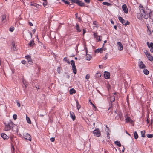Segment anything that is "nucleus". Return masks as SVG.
Wrapping results in <instances>:
<instances>
[{
	"instance_id": "obj_26",
	"label": "nucleus",
	"mask_w": 153,
	"mask_h": 153,
	"mask_svg": "<svg viewBox=\"0 0 153 153\" xmlns=\"http://www.w3.org/2000/svg\"><path fill=\"white\" fill-rule=\"evenodd\" d=\"M149 16L150 19L153 20V12H151L149 13Z\"/></svg>"
},
{
	"instance_id": "obj_19",
	"label": "nucleus",
	"mask_w": 153,
	"mask_h": 153,
	"mask_svg": "<svg viewBox=\"0 0 153 153\" xmlns=\"http://www.w3.org/2000/svg\"><path fill=\"white\" fill-rule=\"evenodd\" d=\"M70 116L73 120H75V116L73 112H70Z\"/></svg>"
},
{
	"instance_id": "obj_49",
	"label": "nucleus",
	"mask_w": 153,
	"mask_h": 153,
	"mask_svg": "<svg viewBox=\"0 0 153 153\" xmlns=\"http://www.w3.org/2000/svg\"><path fill=\"white\" fill-rule=\"evenodd\" d=\"M21 62L22 63V64H25L26 63V62L24 60H22Z\"/></svg>"
},
{
	"instance_id": "obj_35",
	"label": "nucleus",
	"mask_w": 153,
	"mask_h": 153,
	"mask_svg": "<svg viewBox=\"0 0 153 153\" xmlns=\"http://www.w3.org/2000/svg\"><path fill=\"white\" fill-rule=\"evenodd\" d=\"M89 102H90L91 104L93 106L94 108H95V110H96L97 108L94 105L92 102L90 100H89Z\"/></svg>"
},
{
	"instance_id": "obj_12",
	"label": "nucleus",
	"mask_w": 153,
	"mask_h": 153,
	"mask_svg": "<svg viewBox=\"0 0 153 153\" xmlns=\"http://www.w3.org/2000/svg\"><path fill=\"white\" fill-rule=\"evenodd\" d=\"M122 9L125 13H127L128 12V10L127 6L126 4H123L122 7Z\"/></svg>"
},
{
	"instance_id": "obj_24",
	"label": "nucleus",
	"mask_w": 153,
	"mask_h": 153,
	"mask_svg": "<svg viewBox=\"0 0 153 153\" xmlns=\"http://www.w3.org/2000/svg\"><path fill=\"white\" fill-rule=\"evenodd\" d=\"M114 143L116 144L119 147L121 146V144L120 142L119 141H115Z\"/></svg>"
},
{
	"instance_id": "obj_27",
	"label": "nucleus",
	"mask_w": 153,
	"mask_h": 153,
	"mask_svg": "<svg viewBox=\"0 0 153 153\" xmlns=\"http://www.w3.org/2000/svg\"><path fill=\"white\" fill-rule=\"evenodd\" d=\"M76 27L78 32H80L81 31V30H80V28L79 27L78 25H76Z\"/></svg>"
},
{
	"instance_id": "obj_14",
	"label": "nucleus",
	"mask_w": 153,
	"mask_h": 153,
	"mask_svg": "<svg viewBox=\"0 0 153 153\" xmlns=\"http://www.w3.org/2000/svg\"><path fill=\"white\" fill-rule=\"evenodd\" d=\"M125 120H126V122H129L131 123H132V121L131 120V119L130 117H128L127 116H126L125 117Z\"/></svg>"
},
{
	"instance_id": "obj_22",
	"label": "nucleus",
	"mask_w": 153,
	"mask_h": 153,
	"mask_svg": "<svg viewBox=\"0 0 153 153\" xmlns=\"http://www.w3.org/2000/svg\"><path fill=\"white\" fill-rule=\"evenodd\" d=\"M69 92L70 94H73L75 93L76 91L74 89L72 88L70 90Z\"/></svg>"
},
{
	"instance_id": "obj_40",
	"label": "nucleus",
	"mask_w": 153,
	"mask_h": 153,
	"mask_svg": "<svg viewBox=\"0 0 153 153\" xmlns=\"http://www.w3.org/2000/svg\"><path fill=\"white\" fill-rule=\"evenodd\" d=\"M147 136L149 138H151L153 137V134H148Z\"/></svg>"
},
{
	"instance_id": "obj_18",
	"label": "nucleus",
	"mask_w": 153,
	"mask_h": 153,
	"mask_svg": "<svg viewBox=\"0 0 153 153\" xmlns=\"http://www.w3.org/2000/svg\"><path fill=\"white\" fill-rule=\"evenodd\" d=\"M103 52V48H101L100 49L98 48L95 50V52L96 53H98L100 52V53H102Z\"/></svg>"
},
{
	"instance_id": "obj_41",
	"label": "nucleus",
	"mask_w": 153,
	"mask_h": 153,
	"mask_svg": "<svg viewBox=\"0 0 153 153\" xmlns=\"http://www.w3.org/2000/svg\"><path fill=\"white\" fill-rule=\"evenodd\" d=\"M28 63L30 65H32V63H33V62L32 61V59H31L30 60H29L28 61Z\"/></svg>"
},
{
	"instance_id": "obj_48",
	"label": "nucleus",
	"mask_w": 153,
	"mask_h": 153,
	"mask_svg": "<svg viewBox=\"0 0 153 153\" xmlns=\"http://www.w3.org/2000/svg\"><path fill=\"white\" fill-rule=\"evenodd\" d=\"M50 140L52 142H53L55 140V138L53 137H52L50 138Z\"/></svg>"
},
{
	"instance_id": "obj_11",
	"label": "nucleus",
	"mask_w": 153,
	"mask_h": 153,
	"mask_svg": "<svg viewBox=\"0 0 153 153\" xmlns=\"http://www.w3.org/2000/svg\"><path fill=\"white\" fill-rule=\"evenodd\" d=\"M117 45H118V49L120 51H121L123 49V47L122 43L120 42H117Z\"/></svg>"
},
{
	"instance_id": "obj_31",
	"label": "nucleus",
	"mask_w": 153,
	"mask_h": 153,
	"mask_svg": "<svg viewBox=\"0 0 153 153\" xmlns=\"http://www.w3.org/2000/svg\"><path fill=\"white\" fill-rule=\"evenodd\" d=\"M144 73L146 75H148L149 73V71L146 69H144L143 70Z\"/></svg>"
},
{
	"instance_id": "obj_4",
	"label": "nucleus",
	"mask_w": 153,
	"mask_h": 153,
	"mask_svg": "<svg viewBox=\"0 0 153 153\" xmlns=\"http://www.w3.org/2000/svg\"><path fill=\"white\" fill-rule=\"evenodd\" d=\"M93 134L94 136L97 137L101 135L100 131L98 128H96L94 131Z\"/></svg>"
},
{
	"instance_id": "obj_20",
	"label": "nucleus",
	"mask_w": 153,
	"mask_h": 153,
	"mask_svg": "<svg viewBox=\"0 0 153 153\" xmlns=\"http://www.w3.org/2000/svg\"><path fill=\"white\" fill-rule=\"evenodd\" d=\"M115 97L114 96H112L110 97V100L111 102V104L112 105V102L114 101L115 100Z\"/></svg>"
},
{
	"instance_id": "obj_55",
	"label": "nucleus",
	"mask_w": 153,
	"mask_h": 153,
	"mask_svg": "<svg viewBox=\"0 0 153 153\" xmlns=\"http://www.w3.org/2000/svg\"><path fill=\"white\" fill-rule=\"evenodd\" d=\"M86 32V30L85 29H83V35Z\"/></svg>"
},
{
	"instance_id": "obj_3",
	"label": "nucleus",
	"mask_w": 153,
	"mask_h": 153,
	"mask_svg": "<svg viewBox=\"0 0 153 153\" xmlns=\"http://www.w3.org/2000/svg\"><path fill=\"white\" fill-rule=\"evenodd\" d=\"M71 64L72 66L73 73L75 74H76L77 73V70L76 67L75 65L74 61L73 60H71Z\"/></svg>"
},
{
	"instance_id": "obj_57",
	"label": "nucleus",
	"mask_w": 153,
	"mask_h": 153,
	"mask_svg": "<svg viewBox=\"0 0 153 153\" xmlns=\"http://www.w3.org/2000/svg\"><path fill=\"white\" fill-rule=\"evenodd\" d=\"M96 23V22L95 21H94L93 22V24L95 25H97V24Z\"/></svg>"
},
{
	"instance_id": "obj_8",
	"label": "nucleus",
	"mask_w": 153,
	"mask_h": 153,
	"mask_svg": "<svg viewBox=\"0 0 153 153\" xmlns=\"http://www.w3.org/2000/svg\"><path fill=\"white\" fill-rule=\"evenodd\" d=\"M138 65L139 68L141 69H144L146 67L145 64L142 61H140L139 62Z\"/></svg>"
},
{
	"instance_id": "obj_6",
	"label": "nucleus",
	"mask_w": 153,
	"mask_h": 153,
	"mask_svg": "<svg viewBox=\"0 0 153 153\" xmlns=\"http://www.w3.org/2000/svg\"><path fill=\"white\" fill-rule=\"evenodd\" d=\"M140 13L142 16H143L144 18L146 19L148 18V14H146L144 11V10L143 9H142L140 10Z\"/></svg>"
},
{
	"instance_id": "obj_42",
	"label": "nucleus",
	"mask_w": 153,
	"mask_h": 153,
	"mask_svg": "<svg viewBox=\"0 0 153 153\" xmlns=\"http://www.w3.org/2000/svg\"><path fill=\"white\" fill-rule=\"evenodd\" d=\"M57 70L58 73L60 74V69L59 67H58Z\"/></svg>"
},
{
	"instance_id": "obj_51",
	"label": "nucleus",
	"mask_w": 153,
	"mask_h": 153,
	"mask_svg": "<svg viewBox=\"0 0 153 153\" xmlns=\"http://www.w3.org/2000/svg\"><path fill=\"white\" fill-rule=\"evenodd\" d=\"M65 77L67 79H69L70 77V76L68 75V74H66V75L65 76Z\"/></svg>"
},
{
	"instance_id": "obj_58",
	"label": "nucleus",
	"mask_w": 153,
	"mask_h": 153,
	"mask_svg": "<svg viewBox=\"0 0 153 153\" xmlns=\"http://www.w3.org/2000/svg\"><path fill=\"white\" fill-rule=\"evenodd\" d=\"M114 29H115V30H117V26L116 25H114Z\"/></svg>"
},
{
	"instance_id": "obj_33",
	"label": "nucleus",
	"mask_w": 153,
	"mask_h": 153,
	"mask_svg": "<svg viewBox=\"0 0 153 153\" xmlns=\"http://www.w3.org/2000/svg\"><path fill=\"white\" fill-rule=\"evenodd\" d=\"M104 5H106L108 6H110L111 5V4L108 3L107 2H103L102 3Z\"/></svg>"
},
{
	"instance_id": "obj_29",
	"label": "nucleus",
	"mask_w": 153,
	"mask_h": 153,
	"mask_svg": "<svg viewBox=\"0 0 153 153\" xmlns=\"http://www.w3.org/2000/svg\"><path fill=\"white\" fill-rule=\"evenodd\" d=\"M76 106L77 107V109L79 110V109L80 108L81 106L79 104L78 100H76Z\"/></svg>"
},
{
	"instance_id": "obj_2",
	"label": "nucleus",
	"mask_w": 153,
	"mask_h": 153,
	"mask_svg": "<svg viewBox=\"0 0 153 153\" xmlns=\"http://www.w3.org/2000/svg\"><path fill=\"white\" fill-rule=\"evenodd\" d=\"M71 1L72 3L77 4L79 6L81 7L84 6L85 5L84 3L79 0H71Z\"/></svg>"
},
{
	"instance_id": "obj_53",
	"label": "nucleus",
	"mask_w": 153,
	"mask_h": 153,
	"mask_svg": "<svg viewBox=\"0 0 153 153\" xmlns=\"http://www.w3.org/2000/svg\"><path fill=\"white\" fill-rule=\"evenodd\" d=\"M130 24V22L128 21H127L126 22V25H129Z\"/></svg>"
},
{
	"instance_id": "obj_25",
	"label": "nucleus",
	"mask_w": 153,
	"mask_h": 153,
	"mask_svg": "<svg viewBox=\"0 0 153 153\" xmlns=\"http://www.w3.org/2000/svg\"><path fill=\"white\" fill-rule=\"evenodd\" d=\"M134 136L135 139H137L138 137V135L136 131H135L134 133Z\"/></svg>"
},
{
	"instance_id": "obj_47",
	"label": "nucleus",
	"mask_w": 153,
	"mask_h": 153,
	"mask_svg": "<svg viewBox=\"0 0 153 153\" xmlns=\"http://www.w3.org/2000/svg\"><path fill=\"white\" fill-rule=\"evenodd\" d=\"M47 2L46 1H45L43 3V5L44 7H45L47 5Z\"/></svg>"
},
{
	"instance_id": "obj_44",
	"label": "nucleus",
	"mask_w": 153,
	"mask_h": 153,
	"mask_svg": "<svg viewBox=\"0 0 153 153\" xmlns=\"http://www.w3.org/2000/svg\"><path fill=\"white\" fill-rule=\"evenodd\" d=\"M16 103H17L18 106V107H20L21 104L18 100L16 101Z\"/></svg>"
},
{
	"instance_id": "obj_16",
	"label": "nucleus",
	"mask_w": 153,
	"mask_h": 153,
	"mask_svg": "<svg viewBox=\"0 0 153 153\" xmlns=\"http://www.w3.org/2000/svg\"><path fill=\"white\" fill-rule=\"evenodd\" d=\"M12 49L13 50V51H15L16 50L15 42L14 41H13L12 42Z\"/></svg>"
},
{
	"instance_id": "obj_62",
	"label": "nucleus",
	"mask_w": 153,
	"mask_h": 153,
	"mask_svg": "<svg viewBox=\"0 0 153 153\" xmlns=\"http://www.w3.org/2000/svg\"><path fill=\"white\" fill-rule=\"evenodd\" d=\"M126 133L127 134H128V135H129L130 136H131V135L129 134L126 131Z\"/></svg>"
},
{
	"instance_id": "obj_7",
	"label": "nucleus",
	"mask_w": 153,
	"mask_h": 153,
	"mask_svg": "<svg viewBox=\"0 0 153 153\" xmlns=\"http://www.w3.org/2000/svg\"><path fill=\"white\" fill-rule=\"evenodd\" d=\"M146 55L150 61H152L153 60V57L151 56L150 54L147 51L145 52Z\"/></svg>"
},
{
	"instance_id": "obj_45",
	"label": "nucleus",
	"mask_w": 153,
	"mask_h": 153,
	"mask_svg": "<svg viewBox=\"0 0 153 153\" xmlns=\"http://www.w3.org/2000/svg\"><path fill=\"white\" fill-rule=\"evenodd\" d=\"M14 27H10L9 29V30L11 32L13 31L14 30Z\"/></svg>"
},
{
	"instance_id": "obj_1",
	"label": "nucleus",
	"mask_w": 153,
	"mask_h": 153,
	"mask_svg": "<svg viewBox=\"0 0 153 153\" xmlns=\"http://www.w3.org/2000/svg\"><path fill=\"white\" fill-rule=\"evenodd\" d=\"M5 125L4 130L5 131H9L11 129L13 131H17V126L12 122L10 121L7 123H4Z\"/></svg>"
},
{
	"instance_id": "obj_63",
	"label": "nucleus",
	"mask_w": 153,
	"mask_h": 153,
	"mask_svg": "<svg viewBox=\"0 0 153 153\" xmlns=\"http://www.w3.org/2000/svg\"><path fill=\"white\" fill-rule=\"evenodd\" d=\"M106 50V48H103V51L104 50V51H105Z\"/></svg>"
},
{
	"instance_id": "obj_17",
	"label": "nucleus",
	"mask_w": 153,
	"mask_h": 153,
	"mask_svg": "<svg viewBox=\"0 0 153 153\" xmlns=\"http://www.w3.org/2000/svg\"><path fill=\"white\" fill-rule=\"evenodd\" d=\"M87 51H88L87 50V49H86V60H90L91 58V56L90 55L87 54Z\"/></svg>"
},
{
	"instance_id": "obj_21",
	"label": "nucleus",
	"mask_w": 153,
	"mask_h": 153,
	"mask_svg": "<svg viewBox=\"0 0 153 153\" xmlns=\"http://www.w3.org/2000/svg\"><path fill=\"white\" fill-rule=\"evenodd\" d=\"M94 36L95 38L97 39L98 40V41H101V40L100 39V36H98L97 33H94Z\"/></svg>"
},
{
	"instance_id": "obj_10",
	"label": "nucleus",
	"mask_w": 153,
	"mask_h": 153,
	"mask_svg": "<svg viewBox=\"0 0 153 153\" xmlns=\"http://www.w3.org/2000/svg\"><path fill=\"white\" fill-rule=\"evenodd\" d=\"M104 77L106 79H108L110 77V74L108 72H105L104 74Z\"/></svg>"
},
{
	"instance_id": "obj_32",
	"label": "nucleus",
	"mask_w": 153,
	"mask_h": 153,
	"mask_svg": "<svg viewBox=\"0 0 153 153\" xmlns=\"http://www.w3.org/2000/svg\"><path fill=\"white\" fill-rule=\"evenodd\" d=\"M26 119L27 120V123L29 124L31 123V122L30 121V118L28 117L27 116H26Z\"/></svg>"
},
{
	"instance_id": "obj_28",
	"label": "nucleus",
	"mask_w": 153,
	"mask_h": 153,
	"mask_svg": "<svg viewBox=\"0 0 153 153\" xmlns=\"http://www.w3.org/2000/svg\"><path fill=\"white\" fill-rule=\"evenodd\" d=\"M35 44L34 43V41L33 40H32L31 41L30 43L28 44V45L32 47L33 46V45Z\"/></svg>"
},
{
	"instance_id": "obj_9",
	"label": "nucleus",
	"mask_w": 153,
	"mask_h": 153,
	"mask_svg": "<svg viewBox=\"0 0 153 153\" xmlns=\"http://www.w3.org/2000/svg\"><path fill=\"white\" fill-rule=\"evenodd\" d=\"M148 47L150 48V51L151 52H153V43H151L150 44L148 42L147 43Z\"/></svg>"
},
{
	"instance_id": "obj_36",
	"label": "nucleus",
	"mask_w": 153,
	"mask_h": 153,
	"mask_svg": "<svg viewBox=\"0 0 153 153\" xmlns=\"http://www.w3.org/2000/svg\"><path fill=\"white\" fill-rule=\"evenodd\" d=\"M25 58L27 59L28 60L31 59V56L29 55L25 56Z\"/></svg>"
},
{
	"instance_id": "obj_43",
	"label": "nucleus",
	"mask_w": 153,
	"mask_h": 153,
	"mask_svg": "<svg viewBox=\"0 0 153 153\" xmlns=\"http://www.w3.org/2000/svg\"><path fill=\"white\" fill-rule=\"evenodd\" d=\"M14 120H16L17 118V115L16 114H14L13 116Z\"/></svg>"
},
{
	"instance_id": "obj_60",
	"label": "nucleus",
	"mask_w": 153,
	"mask_h": 153,
	"mask_svg": "<svg viewBox=\"0 0 153 153\" xmlns=\"http://www.w3.org/2000/svg\"><path fill=\"white\" fill-rule=\"evenodd\" d=\"M111 22L112 24H114V22L113 21L111 20Z\"/></svg>"
},
{
	"instance_id": "obj_39",
	"label": "nucleus",
	"mask_w": 153,
	"mask_h": 153,
	"mask_svg": "<svg viewBox=\"0 0 153 153\" xmlns=\"http://www.w3.org/2000/svg\"><path fill=\"white\" fill-rule=\"evenodd\" d=\"M62 1L64 2L66 4H69V2L68 1H65V0H62Z\"/></svg>"
},
{
	"instance_id": "obj_38",
	"label": "nucleus",
	"mask_w": 153,
	"mask_h": 153,
	"mask_svg": "<svg viewBox=\"0 0 153 153\" xmlns=\"http://www.w3.org/2000/svg\"><path fill=\"white\" fill-rule=\"evenodd\" d=\"M63 60L64 61H66L68 64H70L69 61L67 59V58L66 57H65L64 58Z\"/></svg>"
},
{
	"instance_id": "obj_61",
	"label": "nucleus",
	"mask_w": 153,
	"mask_h": 153,
	"mask_svg": "<svg viewBox=\"0 0 153 153\" xmlns=\"http://www.w3.org/2000/svg\"><path fill=\"white\" fill-rule=\"evenodd\" d=\"M78 13H76L75 14V15H76V17H77V16H78Z\"/></svg>"
},
{
	"instance_id": "obj_64",
	"label": "nucleus",
	"mask_w": 153,
	"mask_h": 153,
	"mask_svg": "<svg viewBox=\"0 0 153 153\" xmlns=\"http://www.w3.org/2000/svg\"><path fill=\"white\" fill-rule=\"evenodd\" d=\"M125 148L124 147V148H123V149L122 150V152H124V150H125Z\"/></svg>"
},
{
	"instance_id": "obj_52",
	"label": "nucleus",
	"mask_w": 153,
	"mask_h": 153,
	"mask_svg": "<svg viewBox=\"0 0 153 153\" xmlns=\"http://www.w3.org/2000/svg\"><path fill=\"white\" fill-rule=\"evenodd\" d=\"M148 33L149 35H150L151 34V32L150 30L148 31Z\"/></svg>"
},
{
	"instance_id": "obj_34",
	"label": "nucleus",
	"mask_w": 153,
	"mask_h": 153,
	"mask_svg": "<svg viewBox=\"0 0 153 153\" xmlns=\"http://www.w3.org/2000/svg\"><path fill=\"white\" fill-rule=\"evenodd\" d=\"M101 76V74L99 72L97 73L95 75V76L97 78H98Z\"/></svg>"
},
{
	"instance_id": "obj_37",
	"label": "nucleus",
	"mask_w": 153,
	"mask_h": 153,
	"mask_svg": "<svg viewBox=\"0 0 153 153\" xmlns=\"http://www.w3.org/2000/svg\"><path fill=\"white\" fill-rule=\"evenodd\" d=\"M118 116L120 120H123V118L122 117V115L121 113H119L118 114Z\"/></svg>"
},
{
	"instance_id": "obj_54",
	"label": "nucleus",
	"mask_w": 153,
	"mask_h": 153,
	"mask_svg": "<svg viewBox=\"0 0 153 153\" xmlns=\"http://www.w3.org/2000/svg\"><path fill=\"white\" fill-rule=\"evenodd\" d=\"M29 24L30 25V26H33V24L31 22H29Z\"/></svg>"
},
{
	"instance_id": "obj_46",
	"label": "nucleus",
	"mask_w": 153,
	"mask_h": 153,
	"mask_svg": "<svg viewBox=\"0 0 153 153\" xmlns=\"http://www.w3.org/2000/svg\"><path fill=\"white\" fill-rule=\"evenodd\" d=\"M90 77V75L89 74H87L85 76V79H88Z\"/></svg>"
},
{
	"instance_id": "obj_50",
	"label": "nucleus",
	"mask_w": 153,
	"mask_h": 153,
	"mask_svg": "<svg viewBox=\"0 0 153 153\" xmlns=\"http://www.w3.org/2000/svg\"><path fill=\"white\" fill-rule=\"evenodd\" d=\"M87 3H89L90 2V0H84Z\"/></svg>"
},
{
	"instance_id": "obj_15",
	"label": "nucleus",
	"mask_w": 153,
	"mask_h": 153,
	"mask_svg": "<svg viewBox=\"0 0 153 153\" xmlns=\"http://www.w3.org/2000/svg\"><path fill=\"white\" fill-rule=\"evenodd\" d=\"M1 136L4 140H7L9 138V137L4 133L1 134Z\"/></svg>"
},
{
	"instance_id": "obj_23",
	"label": "nucleus",
	"mask_w": 153,
	"mask_h": 153,
	"mask_svg": "<svg viewBox=\"0 0 153 153\" xmlns=\"http://www.w3.org/2000/svg\"><path fill=\"white\" fill-rule=\"evenodd\" d=\"M2 22H4L5 23L6 22V16L5 15H3L2 16Z\"/></svg>"
},
{
	"instance_id": "obj_30",
	"label": "nucleus",
	"mask_w": 153,
	"mask_h": 153,
	"mask_svg": "<svg viewBox=\"0 0 153 153\" xmlns=\"http://www.w3.org/2000/svg\"><path fill=\"white\" fill-rule=\"evenodd\" d=\"M145 131H141V137H145Z\"/></svg>"
},
{
	"instance_id": "obj_5",
	"label": "nucleus",
	"mask_w": 153,
	"mask_h": 153,
	"mask_svg": "<svg viewBox=\"0 0 153 153\" xmlns=\"http://www.w3.org/2000/svg\"><path fill=\"white\" fill-rule=\"evenodd\" d=\"M23 137L26 140H29L31 141V138L30 135L27 133H25L23 134Z\"/></svg>"
},
{
	"instance_id": "obj_59",
	"label": "nucleus",
	"mask_w": 153,
	"mask_h": 153,
	"mask_svg": "<svg viewBox=\"0 0 153 153\" xmlns=\"http://www.w3.org/2000/svg\"><path fill=\"white\" fill-rule=\"evenodd\" d=\"M36 87L37 90H38V89H39V86H36Z\"/></svg>"
},
{
	"instance_id": "obj_56",
	"label": "nucleus",
	"mask_w": 153,
	"mask_h": 153,
	"mask_svg": "<svg viewBox=\"0 0 153 153\" xmlns=\"http://www.w3.org/2000/svg\"><path fill=\"white\" fill-rule=\"evenodd\" d=\"M107 59V57L106 56H105V57H104L103 58V59L104 60H106Z\"/></svg>"
},
{
	"instance_id": "obj_13",
	"label": "nucleus",
	"mask_w": 153,
	"mask_h": 153,
	"mask_svg": "<svg viewBox=\"0 0 153 153\" xmlns=\"http://www.w3.org/2000/svg\"><path fill=\"white\" fill-rule=\"evenodd\" d=\"M120 21L124 25L126 26V21L124 20L121 17L119 16L118 18Z\"/></svg>"
}]
</instances>
